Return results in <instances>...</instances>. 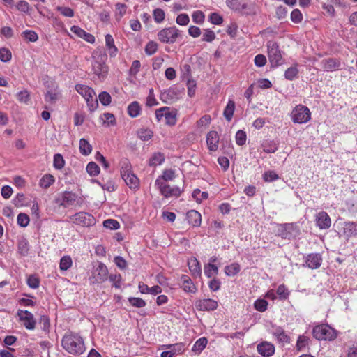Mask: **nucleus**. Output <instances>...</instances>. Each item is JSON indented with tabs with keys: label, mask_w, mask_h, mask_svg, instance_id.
Returning <instances> with one entry per match:
<instances>
[{
	"label": "nucleus",
	"mask_w": 357,
	"mask_h": 357,
	"mask_svg": "<svg viewBox=\"0 0 357 357\" xmlns=\"http://www.w3.org/2000/svg\"><path fill=\"white\" fill-rule=\"evenodd\" d=\"M61 345L63 349L72 355H80L85 351L83 338L77 333H66L62 338Z\"/></svg>",
	"instance_id": "1"
},
{
	"label": "nucleus",
	"mask_w": 357,
	"mask_h": 357,
	"mask_svg": "<svg viewBox=\"0 0 357 357\" xmlns=\"http://www.w3.org/2000/svg\"><path fill=\"white\" fill-rule=\"evenodd\" d=\"M120 170L122 178L130 188L137 189L139 188V179L133 173L132 165L127 158H123L120 161Z\"/></svg>",
	"instance_id": "2"
},
{
	"label": "nucleus",
	"mask_w": 357,
	"mask_h": 357,
	"mask_svg": "<svg viewBox=\"0 0 357 357\" xmlns=\"http://www.w3.org/2000/svg\"><path fill=\"white\" fill-rule=\"evenodd\" d=\"M267 49L271 67L277 68L281 66L284 63V59L278 44L275 41L269 40L267 42Z\"/></svg>",
	"instance_id": "3"
},
{
	"label": "nucleus",
	"mask_w": 357,
	"mask_h": 357,
	"mask_svg": "<svg viewBox=\"0 0 357 357\" xmlns=\"http://www.w3.org/2000/svg\"><path fill=\"white\" fill-rule=\"evenodd\" d=\"M312 334L319 340H333L337 337L335 329L327 324L317 325L314 327Z\"/></svg>",
	"instance_id": "4"
},
{
	"label": "nucleus",
	"mask_w": 357,
	"mask_h": 357,
	"mask_svg": "<svg viewBox=\"0 0 357 357\" xmlns=\"http://www.w3.org/2000/svg\"><path fill=\"white\" fill-rule=\"evenodd\" d=\"M277 235L283 239H291L300 234L298 226L294 223H284L278 225Z\"/></svg>",
	"instance_id": "5"
},
{
	"label": "nucleus",
	"mask_w": 357,
	"mask_h": 357,
	"mask_svg": "<svg viewBox=\"0 0 357 357\" xmlns=\"http://www.w3.org/2000/svg\"><path fill=\"white\" fill-rule=\"evenodd\" d=\"M311 119V112L308 107L298 105H296L291 113V119L294 123H305Z\"/></svg>",
	"instance_id": "6"
},
{
	"label": "nucleus",
	"mask_w": 357,
	"mask_h": 357,
	"mask_svg": "<svg viewBox=\"0 0 357 357\" xmlns=\"http://www.w3.org/2000/svg\"><path fill=\"white\" fill-rule=\"evenodd\" d=\"M179 30L176 26L165 28L158 33V40L166 44H172L176 41Z\"/></svg>",
	"instance_id": "7"
},
{
	"label": "nucleus",
	"mask_w": 357,
	"mask_h": 357,
	"mask_svg": "<svg viewBox=\"0 0 357 357\" xmlns=\"http://www.w3.org/2000/svg\"><path fill=\"white\" fill-rule=\"evenodd\" d=\"M73 224L82 227H91L96 224L95 218L89 213L81 211L70 216Z\"/></svg>",
	"instance_id": "8"
},
{
	"label": "nucleus",
	"mask_w": 357,
	"mask_h": 357,
	"mask_svg": "<svg viewBox=\"0 0 357 357\" xmlns=\"http://www.w3.org/2000/svg\"><path fill=\"white\" fill-rule=\"evenodd\" d=\"M155 185L160 190L161 195L167 198L179 197L182 192V190L179 187L176 185L170 186L165 182L161 181V179L155 180Z\"/></svg>",
	"instance_id": "9"
},
{
	"label": "nucleus",
	"mask_w": 357,
	"mask_h": 357,
	"mask_svg": "<svg viewBox=\"0 0 357 357\" xmlns=\"http://www.w3.org/2000/svg\"><path fill=\"white\" fill-rule=\"evenodd\" d=\"M77 199V195L70 191H64L58 195L56 203L63 208H68L74 205Z\"/></svg>",
	"instance_id": "10"
},
{
	"label": "nucleus",
	"mask_w": 357,
	"mask_h": 357,
	"mask_svg": "<svg viewBox=\"0 0 357 357\" xmlns=\"http://www.w3.org/2000/svg\"><path fill=\"white\" fill-rule=\"evenodd\" d=\"M17 314L24 326L28 330H33L36 327V320L33 314L28 310H18Z\"/></svg>",
	"instance_id": "11"
},
{
	"label": "nucleus",
	"mask_w": 357,
	"mask_h": 357,
	"mask_svg": "<svg viewBox=\"0 0 357 357\" xmlns=\"http://www.w3.org/2000/svg\"><path fill=\"white\" fill-rule=\"evenodd\" d=\"M93 74L100 82L104 81L108 74V67L103 61L96 60L92 64Z\"/></svg>",
	"instance_id": "12"
},
{
	"label": "nucleus",
	"mask_w": 357,
	"mask_h": 357,
	"mask_svg": "<svg viewBox=\"0 0 357 357\" xmlns=\"http://www.w3.org/2000/svg\"><path fill=\"white\" fill-rule=\"evenodd\" d=\"M303 266L310 269H317L322 264V257L319 253H310L304 257Z\"/></svg>",
	"instance_id": "13"
},
{
	"label": "nucleus",
	"mask_w": 357,
	"mask_h": 357,
	"mask_svg": "<svg viewBox=\"0 0 357 357\" xmlns=\"http://www.w3.org/2000/svg\"><path fill=\"white\" fill-rule=\"evenodd\" d=\"M162 349H165L161 353L160 357H174L177 354H181L183 351V345L182 344H163L161 346Z\"/></svg>",
	"instance_id": "14"
},
{
	"label": "nucleus",
	"mask_w": 357,
	"mask_h": 357,
	"mask_svg": "<svg viewBox=\"0 0 357 357\" xmlns=\"http://www.w3.org/2000/svg\"><path fill=\"white\" fill-rule=\"evenodd\" d=\"M195 307L199 311L214 310L218 307V303L211 298L200 299L195 302Z\"/></svg>",
	"instance_id": "15"
},
{
	"label": "nucleus",
	"mask_w": 357,
	"mask_h": 357,
	"mask_svg": "<svg viewBox=\"0 0 357 357\" xmlns=\"http://www.w3.org/2000/svg\"><path fill=\"white\" fill-rule=\"evenodd\" d=\"M320 66L324 70L328 72L340 69L341 63L337 59L327 58L321 60Z\"/></svg>",
	"instance_id": "16"
},
{
	"label": "nucleus",
	"mask_w": 357,
	"mask_h": 357,
	"mask_svg": "<svg viewBox=\"0 0 357 357\" xmlns=\"http://www.w3.org/2000/svg\"><path fill=\"white\" fill-rule=\"evenodd\" d=\"M107 275L108 270L107 266L104 264L100 263L93 273V278L95 282L101 283L107 280Z\"/></svg>",
	"instance_id": "17"
},
{
	"label": "nucleus",
	"mask_w": 357,
	"mask_h": 357,
	"mask_svg": "<svg viewBox=\"0 0 357 357\" xmlns=\"http://www.w3.org/2000/svg\"><path fill=\"white\" fill-rule=\"evenodd\" d=\"M257 351L264 357H270L275 353V346L267 341L259 343L257 347Z\"/></svg>",
	"instance_id": "18"
},
{
	"label": "nucleus",
	"mask_w": 357,
	"mask_h": 357,
	"mask_svg": "<svg viewBox=\"0 0 357 357\" xmlns=\"http://www.w3.org/2000/svg\"><path fill=\"white\" fill-rule=\"evenodd\" d=\"M272 335L280 344H284L290 342V337L286 333L285 331L280 326L273 327Z\"/></svg>",
	"instance_id": "19"
},
{
	"label": "nucleus",
	"mask_w": 357,
	"mask_h": 357,
	"mask_svg": "<svg viewBox=\"0 0 357 357\" xmlns=\"http://www.w3.org/2000/svg\"><path fill=\"white\" fill-rule=\"evenodd\" d=\"M316 224L321 229H328L331 225V220L326 212H319L316 218Z\"/></svg>",
	"instance_id": "20"
},
{
	"label": "nucleus",
	"mask_w": 357,
	"mask_h": 357,
	"mask_svg": "<svg viewBox=\"0 0 357 357\" xmlns=\"http://www.w3.org/2000/svg\"><path fill=\"white\" fill-rule=\"evenodd\" d=\"M219 135L216 131H210L206 135V144L211 151H217L219 145Z\"/></svg>",
	"instance_id": "21"
},
{
	"label": "nucleus",
	"mask_w": 357,
	"mask_h": 357,
	"mask_svg": "<svg viewBox=\"0 0 357 357\" xmlns=\"http://www.w3.org/2000/svg\"><path fill=\"white\" fill-rule=\"evenodd\" d=\"M182 282L181 287L186 293L195 294L197 291V287L188 275H182L180 278Z\"/></svg>",
	"instance_id": "22"
},
{
	"label": "nucleus",
	"mask_w": 357,
	"mask_h": 357,
	"mask_svg": "<svg viewBox=\"0 0 357 357\" xmlns=\"http://www.w3.org/2000/svg\"><path fill=\"white\" fill-rule=\"evenodd\" d=\"M75 90L85 99V100L90 98H93V96H96V93L94 90L86 85L79 84H76Z\"/></svg>",
	"instance_id": "23"
},
{
	"label": "nucleus",
	"mask_w": 357,
	"mask_h": 357,
	"mask_svg": "<svg viewBox=\"0 0 357 357\" xmlns=\"http://www.w3.org/2000/svg\"><path fill=\"white\" fill-rule=\"evenodd\" d=\"M342 233L347 239L357 236V224L353 222H344Z\"/></svg>",
	"instance_id": "24"
},
{
	"label": "nucleus",
	"mask_w": 357,
	"mask_h": 357,
	"mask_svg": "<svg viewBox=\"0 0 357 357\" xmlns=\"http://www.w3.org/2000/svg\"><path fill=\"white\" fill-rule=\"evenodd\" d=\"M186 218L188 223L193 227H199L201 225L202 215L195 210L188 211L186 214Z\"/></svg>",
	"instance_id": "25"
},
{
	"label": "nucleus",
	"mask_w": 357,
	"mask_h": 357,
	"mask_svg": "<svg viewBox=\"0 0 357 357\" xmlns=\"http://www.w3.org/2000/svg\"><path fill=\"white\" fill-rule=\"evenodd\" d=\"M226 5L231 10L241 12L247 8L245 0H226Z\"/></svg>",
	"instance_id": "26"
},
{
	"label": "nucleus",
	"mask_w": 357,
	"mask_h": 357,
	"mask_svg": "<svg viewBox=\"0 0 357 357\" xmlns=\"http://www.w3.org/2000/svg\"><path fill=\"white\" fill-rule=\"evenodd\" d=\"M188 264L189 270L193 276L198 277L201 275V265L195 257L190 259L188 260Z\"/></svg>",
	"instance_id": "27"
},
{
	"label": "nucleus",
	"mask_w": 357,
	"mask_h": 357,
	"mask_svg": "<svg viewBox=\"0 0 357 357\" xmlns=\"http://www.w3.org/2000/svg\"><path fill=\"white\" fill-rule=\"evenodd\" d=\"M105 45L108 50L110 56H115L117 54L118 49L114 45V40L112 35L107 34L105 36Z\"/></svg>",
	"instance_id": "28"
},
{
	"label": "nucleus",
	"mask_w": 357,
	"mask_h": 357,
	"mask_svg": "<svg viewBox=\"0 0 357 357\" xmlns=\"http://www.w3.org/2000/svg\"><path fill=\"white\" fill-rule=\"evenodd\" d=\"M165 161V155L160 152L154 153L149 158V165L156 167L160 165Z\"/></svg>",
	"instance_id": "29"
},
{
	"label": "nucleus",
	"mask_w": 357,
	"mask_h": 357,
	"mask_svg": "<svg viewBox=\"0 0 357 357\" xmlns=\"http://www.w3.org/2000/svg\"><path fill=\"white\" fill-rule=\"evenodd\" d=\"M234 110L235 102L234 101L229 100L223 112V115L227 121H230L232 119Z\"/></svg>",
	"instance_id": "30"
},
{
	"label": "nucleus",
	"mask_w": 357,
	"mask_h": 357,
	"mask_svg": "<svg viewBox=\"0 0 357 357\" xmlns=\"http://www.w3.org/2000/svg\"><path fill=\"white\" fill-rule=\"evenodd\" d=\"M208 340L203 337L198 339L192 347V351L197 354H200L206 347Z\"/></svg>",
	"instance_id": "31"
},
{
	"label": "nucleus",
	"mask_w": 357,
	"mask_h": 357,
	"mask_svg": "<svg viewBox=\"0 0 357 357\" xmlns=\"http://www.w3.org/2000/svg\"><path fill=\"white\" fill-rule=\"evenodd\" d=\"M204 271V275L208 278L216 276L218 274V267L211 263L205 264Z\"/></svg>",
	"instance_id": "32"
},
{
	"label": "nucleus",
	"mask_w": 357,
	"mask_h": 357,
	"mask_svg": "<svg viewBox=\"0 0 357 357\" xmlns=\"http://www.w3.org/2000/svg\"><path fill=\"white\" fill-rule=\"evenodd\" d=\"M79 151L83 155H88L92 151V146L84 138L79 140Z\"/></svg>",
	"instance_id": "33"
},
{
	"label": "nucleus",
	"mask_w": 357,
	"mask_h": 357,
	"mask_svg": "<svg viewBox=\"0 0 357 357\" xmlns=\"http://www.w3.org/2000/svg\"><path fill=\"white\" fill-rule=\"evenodd\" d=\"M261 146L263 151L267 153H273L278 150V144L273 140L265 141Z\"/></svg>",
	"instance_id": "34"
},
{
	"label": "nucleus",
	"mask_w": 357,
	"mask_h": 357,
	"mask_svg": "<svg viewBox=\"0 0 357 357\" xmlns=\"http://www.w3.org/2000/svg\"><path fill=\"white\" fill-rule=\"evenodd\" d=\"M240 270V265L238 263H233L225 266V273L228 276H234L239 273Z\"/></svg>",
	"instance_id": "35"
},
{
	"label": "nucleus",
	"mask_w": 357,
	"mask_h": 357,
	"mask_svg": "<svg viewBox=\"0 0 357 357\" xmlns=\"http://www.w3.org/2000/svg\"><path fill=\"white\" fill-rule=\"evenodd\" d=\"M140 111L141 107L139 106V104L136 101L132 102L128 107V113L132 118L139 116Z\"/></svg>",
	"instance_id": "36"
},
{
	"label": "nucleus",
	"mask_w": 357,
	"mask_h": 357,
	"mask_svg": "<svg viewBox=\"0 0 357 357\" xmlns=\"http://www.w3.org/2000/svg\"><path fill=\"white\" fill-rule=\"evenodd\" d=\"M55 181L54 177L51 174L44 175L40 180V186L43 188H47Z\"/></svg>",
	"instance_id": "37"
},
{
	"label": "nucleus",
	"mask_w": 357,
	"mask_h": 357,
	"mask_svg": "<svg viewBox=\"0 0 357 357\" xmlns=\"http://www.w3.org/2000/svg\"><path fill=\"white\" fill-rule=\"evenodd\" d=\"M298 70L296 65L288 68L284 72V77L289 81H292L298 77Z\"/></svg>",
	"instance_id": "38"
},
{
	"label": "nucleus",
	"mask_w": 357,
	"mask_h": 357,
	"mask_svg": "<svg viewBox=\"0 0 357 357\" xmlns=\"http://www.w3.org/2000/svg\"><path fill=\"white\" fill-rule=\"evenodd\" d=\"M276 294H278L279 299L284 301L289 298L290 292L289 291L286 286L282 284L278 287Z\"/></svg>",
	"instance_id": "39"
},
{
	"label": "nucleus",
	"mask_w": 357,
	"mask_h": 357,
	"mask_svg": "<svg viewBox=\"0 0 357 357\" xmlns=\"http://www.w3.org/2000/svg\"><path fill=\"white\" fill-rule=\"evenodd\" d=\"M192 197L197 202L201 203L203 200H205L208 197V194L207 192H201L199 189L196 188L193 190Z\"/></svg>",
	"instance_id": "40"
},
{
	"label": "nucleus",
	"mask_w": 357,
	"mask_h": 357,
	"mask_svg": "<svg viewBox=\"0 0 357 357\" xmlns=\"http://www.w3.org/2000/svg\"><path fill=\"white\" fill-rule=\"evenodd\" d=\"M72 264L73 261L71 257L68 255L63 256L60 259L59 268L61 271H67L72 266Z\"/></svg>",
	"instance_id": "41"
},
{
	"label": "nucleus",
	"mask_w": 357,
	"mask_h": 357,
	"mask_svg": "<svg viewBox=\"0 0 357 357\" xmlns=\"http://www.w3.org/2000/svg\"><path fill=\"white\" fill-rule=\"evenodd\" d=\"M165 123L169 126H174L176 123V113L175 111L170 110L167 114H165Z\"/></svg>",
	"instance_id": "42"
},
{
	"label": "nucleus",
	"mask_w": 357,
	"mask_h": 357,
	"mask_svg": "<svg viewBox=\"0 0 357 357\" xmlns=\"http://www.w3.org/2000/svg\"><path fill=\"white\" fill-rule=\"evenodd\" d=\"M175 178V171L169 169H165L162 172V174L157 179H161V181L165 182L169 181H172Z\"/></svg>",
	"instance_id": "43"
},
{
	"label": "nucleus",
	"mask_w": 357,
	"mask_h": 357,
	"mask_svg": "<svg viewBox=\"0 0 357 357\" xmlns=\"http://www.w3.org/2000/svg\"><path fill=\"white\" fill-rule=\"evenodd\" d=\"M86 172L87 173L91 176H95L99 174L100 173V167L99 166L94 162H90L88 163L86 166Z\"/></svg>",
	"instance_id": "44"
},
{
	"label": "nucleus",
	"mask_w": 357,
	"mask_h": 357,
	"mask_svg": "<svg viewBox=\"0 0 357 357\" xmlns=\"http://www.w3.org/2000/svg\"><path fill=\"white\" fill-rule=\"evenodd\" d=\"M29 250V243L26 239H22L18 243V252L22 255H26Z\"/></svg>",
	"instance_id": "45"
},
{
	"label": "nucleus",
	"mask_w": 357,
	"mask_h": 357,
	"mask_svg": "<svg viewBox=\"0 0 357 357\" xmlns=\"http://www.w3.org/2000/svg\"><path fill=\"white\" fill-rule=\"evenodd\" d=\"M11 58L12 53L6 47L0 48V60L2 62H8L11 60Z\"/></svg>",
	"instance_id": "46"
},
{
	"label": "nucleus",
	"mask_w": 357,
	"mask_h": 357,
	"mask_svg": "<svg viewBox=\"0 0 357 357\" xmlns=\"http://www.w3.org/2000/svg\"><path fill=\"white\" fill-rule=\"evenodd\" d=\"M17 224L22 227H26L30 221L29 217L28 215L24 213H20L18 214L17 218Z\"/></svg>",
	"instance_id": "47"
},
{
	"label": "nucleus",
	"mask_w": 357,
	"mask_h": 357,
	"mask_svg": "<svg viewBox=\"0 0 357 357\" xmlns=\"http://www.w3.org/2000/svg\"><path fill=\"white\" fill-rule=\"evenodd\" d=\"M309 343V338L305 335H300L298 337L296 347L298 351L303 349Z\"/></svg>",
	"instance_id": "48"
},
{
	"label": "nucleus",
	"mask_w": 357,
	"mask_h": 357,
	"mask_svg": "<svg viewBox=\"0 0 357 357\" xmlns=\"http://www.w3.org/2000/svg\"><path fill=\"white\" fill-rule=\"evenodd\" d=\"M128 301L132 306L137 308H142L146 305L145 301L140 298L130 297Z\"/></svg>",
	"instance_id": "49"
},
{
	"label": "nucleus",
	"mask_w": 357,
	"mask_h": 357,
	"mask_svg": "<svg viewBox=\"0 0 357 357\" xmlns=\"http://www.w3.org/2000/svg\"><path fill=\"white\" fill-rule=\"evenodd\" d=\"M22 35L29 42H36L38 40V34L32 30H25Z\"/></svg>",
	"instance_id": "50"
},
{
	"label": "nucleus",
	"mask_w": 357,
	"mask_h": 357,
	"mask_svg": "<svg viewBox=\"0 0 357 357\" xmlns=\"http://www.w3.org/2000/svg\"><path fill=\"white\" fill-rule=\"evenodd\" d=\"M39 324L41 327V329L44 332H45V333L49 332L50 324V319L48 318V317H47L45 315L41 316L39 319Z\"/></svg>",
	"instance_id": "51"
},
{
	"label": "nucleus",
	"mask_w": 357,
	"mask_h": 357,
	"mask_svg": "<svg viewBox=\"0 0 357 357\" xmlns=\"http://www.w3.org/2000/svg\"><path fill=\"white\" fill-rule=\"evenodd\" d=\"M236 142L239 146H243L246 142L247 135L245 131L238 130L236 133Z\"/></svg>",
	"instance_id": "52"
},
{
	"label": "nucleus",
	"mask_w": 357,
	"mask_h": 357,
	"mask_svg": "<svg viewBox=\"0 0 357 357\" xmlns=\"http://www.w3.org/2000/svg\"><path fill=\"white\" fill-rule=\"evenodd\" d=\"M158 44L154 41H149L144 49V51L147 55H153L157 52Z\"/></svg>",
	"instance_id": "53"
},
{
	"label": "nucleus",
	"mask_w": 357,
	"mask_h": 357,
	"mask_svg": "<svg viewBox=\"0 0 357 357\" xmlns=\"http://www.w3.org/2000/svg\"><path fill=\"white\" fill-rule=\"evenodd\" d=\"M153 16L156 23H161L165 19V12L161 8H156L153 12Z\"/></svg>",
	"instance_id": "54"
},
{
	"label": "nucleus",
	"mask_w": 357,
	"mask_h": 357,
	"mask_svg": "<svg viewBox=\"0 0 357 357\" xmlns=\"http://www.w3.org/2000/svg\"><path fill=\"white\" fill-rule=\"evenodd\" d=\"M255 308L259 312H264L267 309L268 303L264 299H257L254 303Z\"/></svg>",
	"instance_id": "55"
},
{
	"label": "nucleus",
	"mask_w": 357,
	"mask_h": 357,
	"mask_svg": "<svg viewBox=\"0 0 357 357\" xmlns=\"http://www.w3.org/2000/svg\"><path fill=\"white\" fill-rule=\"evenodd\" d=\"M115 8L116 16L119 20H120L126 14L127 6L124 3H117L115 5Z\"/></svg>",
	"instance_id": "56"
},
{
	"label": "nucleus",
	"mask_w": 357,
	"mask_h": 357,
	"mask_svg": "<svg viewBox=\"0 0 357 357\" xmlns=\"http://www.w3.org/2000/svg\"><path fill=\"white\" fill-rule=\"evenodd\" d=\"M65 164L64 160L63 158V156L59 154L56 153L54 156V167L56 169H61L63 167Z\"/></svg>",
	"instance_id": "57"
},
{
	"label": "nucleus",
	"mask_w": 357,
	"mask_h": 357,
	"mask_svg": "<svg viewBox=\"0 0 357 357\" xmlns=\"http://www.w3.org/2000/svg\"><path fill=\"white\" fill-rule=\"evenodd\" d=\"M103 226L105 228L116 230L119 228L120 225L117 220L113 219H107L103 222Z\"/></svg>",
	"instance_id": "58"
},
{
	"label": "nucleus",
	"mask_w": 357,
	"mask_h": 357,
	"mask_svg": "<svg viewBox=\"0 0 357 357\" xmlns=\"http://www.w3.org/2000/svg\"><path fill=\"white\" fill-rule=\"evenodd\" d=\"M56 9L65 17H73L74 16L73 10L69 7L57 6Z\"/></svg>",
	"instance_id": "59"
},
{
	"label": "nucleus",
	"mask_w": 357,
	"mask_h": 357,
	"mask_svg": "<svg viewBox=\"0 0 357 357\" xmlns=\"http://www.w3.org/2000/svg\"><path fill=\"white\" fill-rule=\"evenodd\" d=\"M98 98L103 105L107 106L111 103V96L106 91L101 92L98 96Z\"/></svg>",
	"instance_id": "60"
},
{
	"label": "nucleus",
	"mask_w": 357,
	"mask_h": 357,
	"mask_svg": "<svg viewBox=\"0 0 357 357\" xmlns=\"http://www.w3.org/2000/svg\"><path fill=\"white\" fill-rule=\"evenodd\" d=\"M263 178L266 182H272L279 178L278 175L273 171L265 172L263 174Z\"/></svg>",
	"instance_id": "61"
},
{
	"label": "nucleus",
	"mask_w": 357,
	"mask_h": 357,
	"mask_svg": "<svg viewBox=\"0 0 357 357\" xmlns=\"http://www.w3.org/2000/svg\"><path fill=\"white\" fill-rule=\"evenodd\" d=\"M140 67H141L140 61H138V60H135L132 63L131 67H130V68L129 70V75L130 76L135 77L136 75L139 71Z\"/></svg>",
	"instance_id": "62"
},
{
	"label": "nucleus",
	"mask_w": 357,
	"mask_h": 357,
	"mask_svg": "<svg viewBox=\"0 0 357 357\" xmlns=\"http://www.w3.org/2000/svg\"><path fill=\"white\" fill-rule=\"evenodd\" d=\"M291 20L294 23H300L303 20V15L298 9H294L291 13Z\"/></svg>",
	"instance_id": "63"
},
{
	"label": "nucleus",
	"mask_w": 357,
	"mask_h": 357,
	"mask_svg": "<svg viewBox=\"0 0 357 357\" xmlns=\"http://www.w3.org/2000/svg\"><path fill=\"white\" fill-rule=\"evenodd\" d=\"M215 38V33L211 29H205L203 33L202 40L211 43Z\"/></svg>",
	"instance_id": "64"
}]
</instances>
